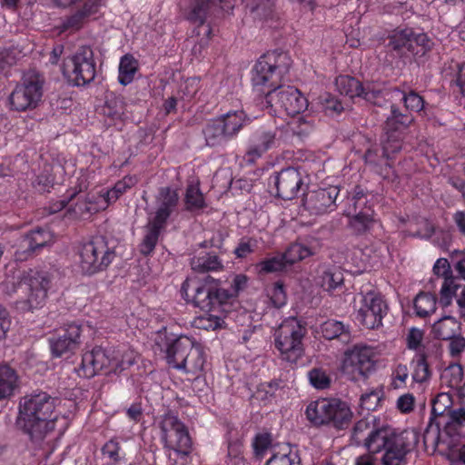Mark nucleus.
Returning <instances> with one entry per match:
<instances>
[{"mask_svg": "<svg viewBox=\"0 0 465 465\" xmlns=\"http://www.w3.org/2000/svg\"><path fill=\"white\" fill-rule=\"evenodd\" d=\"M56 399L45 391H33L20 400L19 422L32 440H41L54 429Z\"/></svg>", "mask_w": 465, "mask_h": 465, "instance_id": "1", "label": "nucleus"}, {"mask_svg": "<svg viewBox=\"0 0 465 465\" xmlns=\"http://www.w3.org/2000/svg\"><path fill=\"white\" fill-rule=\"evenodd\" d=\"M50 284L51 277L48 272L28 270L17 277V283L5 280L1 288L8 295L18 292L24 293L25 297L16 302L17 309L30 312L45 304Z\"/></svg>", "mask_w": 465, "mask_h": 465, "instance_id": "2", "label": "nucleus"}, {"mask_svg": "<svg viewBox=\"0 0 465 465\" xmlns=\"http://www.w3.org/2000/svg\"><path fill=\"white\" fill-rule=\"evenodd\" d=\"M181 292L187 302L206 312L224 311L223 307L228 302L225 289L210 276L203 281H185Z\"/></svg>", "mask_w": 465, "mask_h": 465, "instance_id": "3", "label": "nucleus"}, {"mask_svg": "<svg viewBox=\"0 0 465 465\" xmlns=\"http://www.w3.org/2000/svg\"><path fill=\"white\" fill-rule=\"evenodd\" d=\"M306 417L314 426H330L343 430L350 424L352 411L339 399H319L306 408Z\"/></svg>", "mask_w": 465, "mask_h": 465, "instance_id": "4", "label": "nucleus"}, {"mask_svg": "<svg viewBox=\"0 0 465 465\" xmlns=\"http://www.w3.org/2000/svg\"><path fill=\"white\" fill-rule=\"evenodd\" d=\"M292 64L291 57L284 52H268L259 58L252 72L253 86H268L273 89L280 85L282 77L288 74Z\"/></svg>", "mask_w": 465, "mask_h": 465, "instance_id": "5", "label": "nucleus"}, {"mask_svg": "<svg viewBox=\"0 0 465 465\" xmlns=\"http://www.w3.org/2000/svg\"><path fill=\"white\" fill-rule=\"evenodd\" d=\"M306 333L305 325L295 317L285 319L279 325L274 331V343L283 360L296 362L302 356V340Z\"/></svg>", "mask_w": 465, "mask_h": 465, "instance_id": "6", "label": "nucleus"}, {"mask_svg": "<svg viewBox=\"0 0 465 465\" xmlns=\"http://www.w3.org/2000/svg\"><path fill=\"white\" fill-rule=\"evenodd\" d=\"M79 266L83 273L93 275L104 271L115 257L104 236L93 237L79 251Z\"/></svg>", "mask_w": 465, "mask_h": 465, "instance_id": "7", "label": "nucleus"}, {"mask_svg": "<svg viewBox=\"0 0 465 465\" xmlns=\"http://www.w3.org/2000/svg\"><path fill=\"white\" fill-rule=\"evenodd\" d=\"M63 72L74 85L84 86L90 84L96 74V63L92 48L89 46L78 48L65 60Z\"/></svg>", "mask_w": 465, "mask_h": 465, "instance_id": "8", "label": "nucleus"}, {"mask_svg": "<svg viewBox=\"0 0 465 465\" xmlns=\"http://www.w3.org/2000/svg\"><path fill=\"white\" fill-rule=\"evenodd\" d=\"M43 84L44 78L38 73H26L9 96L11 109L17 112L35 109L43 96Z\"/></svg>", "mask_w": 465, "mask_h": 465, "instance_id": "9", "label": "nucleus"}, {"mask_svg": "<svg viewBox=\"0 0 465 465\" xmlns=\"http://www.w3.org/2000/svg\"><path fill=\"white\" fill-rule=\"evenodd\" d=\"M376 445L378 449L375 453L383 452L381 458L383 465H403L406 462V455L411 450L408 433L396 432L388 426L384 428L381 440Z\"/></svg>", "mask_w": 465, "mask_h": 465, "instance_id": "10", "label": "nucleus"}, {"mask_svg": "<svg viewBox=\"0 0 465 465\" xmlns=\"http://www.w3.org/2000/svg\"><path fill=\"white\" fill-rule=\"evenodd\" d=\"M267 107L277 114L281 110L289 115H296L304 112L308 107V101L294 86L279 85L265 94Z\"/></svg>", "mask_w": 465, "mask_h": 465, "instance_id": "11", "label": "nucleus"}, {"mask_svg": "<svg viewBox=\"0 0 465 465\" xmlns=\"http://www.w3.org/2000/svg\"><path fill=\"white\" fill-rule=\"evenodd\" d=\"M162 439L165 446L176 452L188 455L192 450V440L184 424L177 416L168 412L162 416L160 421Z\"/></svg>", "mask_w": 465, "mask_h": 465, "instance_id": "12", "label": "nucleus"}, {"mask_svg": "<svg viewBox=\"0 0 465 465\" xmlns=\"http://www.w3.org/2000/svg\"><path fill=\"white\" fill-rule=\"evenodd\" d=\"M374 367V351L371 347L357 344L344 354L343 371L351 374L353 380L366 378Z\"/></svg>", "mask_w": 465, "mask_h": 465, "instance_id": "13", "label": "nucleus"}, {"mask_svg": "<svg viewBox=\"0 0 465 465\" xmlns=\"http://www.w3.org/2000/svg\"><path fill=\"white\" fill-rule=\"evenodd\" d=\"M52 243L53 233L47 229L37 228L18 239L14 255L16 261L25 262L36 256Z\"/></svg>", "mask_w": 465, "mask_h": 465, "instance_id": "14", "label": "nucleus"}, {"mask_svg": "<svg viewBox=\"0 0 465 465\" xmlns=\"http://www.w3.org/2000/svg\"><path fill=\"white\" fill-rule=\"evenodd\" d=\"M388 306L381 295L375 292H368L362 295L361 306L357 312V320L367 329H376L381 325Z\"/></svg>", "mask_w": 465, "mask_h": 465, "instance_id": "15", "label": "nucleus"}, {"mask_svg": "<svg viewBox=\"0 0 465 465\" xmlns=\"http://www.w3.org/2000/svg\"><path fill=\"white\" fill-rule=\"evenodd\" d=\"M114 349L100 346L93 348L83 354L80 371L86 378H93L100 372H114Z\"/></svg>", "mask_w": 465, "mask_h": 465, "instance_id": "16", "label": "nucleus"}, {"mask_svg": "<svg viewBox=\"0 0 465 465\" xmlns=\"http://www.w3.org/2000/svg\"><path fill=\"white\" fill-rule=\"evenodd\" d=\"M386 426H380L375 416L368 415L358 420L351 429V439L357 445H362L368 452L375 453L378 449L376 443L381 440Z\"/></svg>", "mask_w": 465, "mask_h": 465, "instance_id": "17", "label": "nucleus"}, {"mask_svg": "<svg viewBox=\"0 0 465 465\" xmlns=\"http://www.w3.org/2000/svg\"><path fill=\"white\" fill-rule=\"evenodd\" d=\"M339 193L337 186L309 191L303 196L302 205L311 214L322 215L335 210Z\"/></svg>", "mask_w": 465, "mask_h": 465, "instance_id": "18", "label": "nucleus"}, {"mask_svg": "<svg viewBox=\"0 0 465 465\" xmlns=\"http://www.w3.org/2000/svg\"><path fill=\"white\" fill-rule=\"evenodd\" d=\"M278 128H260L251 141L244 159L246 163L252 164L261 158L266 152L276 148L280 140L277 137Z\"/></svg>", "mask_w": 465, "mask_h": 465, "instance_id": "19", "label": "nucleus"}, {"mask_svg": "<svg viewBox=\"0 0 465 465\" xmlns=\"http://www.w3.org/2000/svg\"><path fill=\"white\" fill-rule=\"evenodd\" d=\"M81 326L72 323L57 335L49 338V345L54 357L68 356L74 353L81 343Z\"/></svg>", "mask_w": 465, "mask_h": 465, "instance_id": "20", "label": "nucleus"}, {"mask_svg": "<svg viewBox=\"0 0 465 465\" xmlns=\"http://www.w3.org/2000/svg\"><path fill=\"white\" fill-rule=\"evenodd\" d=\"M277 196L283 200L293 199L300 192L303 182L301 173L293 167L282 169L273 177Z\"/></svg>", "mask_w": 465, "mask_h": 465, "instance_id": "21", "label": "nucleus"}, {"mask_svg": "<svg viewBox=\"0 0 465 465\" xmlns=\"http://www.w3.org/2000/svg\"><path fill=\"white\" fill-rule=\"evenodd\" d=\"M194 343L195 341L187 336L168 340L164 349L167 363L177 370L182 361H185V356L189 351H192Z\"/></svg>", "mask_w": 465, "mask_h": 465, "instance_id": "22", "label": "nucleus"}, {"mask_svg": "<svg viewBox=\"0 0 465 465\" xmlns=\"http://www.w3.org/2000/svg\"><path fill=\"white\" fill-rule=\"evenodd\" d=\"M179 201L178 193L170 187L160 189L157 196V211L153 222L164 226L168 218L175 211Z\"/></svg>", "mask_w": 465, "mask_h": 465, "instance_id": "23", "label": "nucleus"}, {"mask_svg": "<svg viewBox=\"0 0 465 465\" xmlns=\"http://www.w3.org/2000/svg\"><path fill=\"white\" fill-rule=\"evenodd\" d=\"M456 299L460 315L465 314V285L460 284L454 278H446L440 291V303L448 307Z\"/></svg>", "mask_w": 465, "mask_h": 465, "instance_id": "24", "label": "nucleus"}, {"mask_svg": "<svg viewBox=\"0 0 465 465\" xmlns=\"http://www.w3.org/2000/svg\"><path fill=\"white\" fill-rule=\"evenodd\" d=\"M335 84L341 94L351 98L362 97L366 101L371 102L380 94V92L371 91L369 87L363 86L360 81L349 75L337 77Z\"/></svg>", "mask_w": 465, "mask_h": 465, "instance_id": "25", "label": "nucleus"}, {"mask_svg": "<svg viewBox=\"0 0 465 465\" xmlns=\"http://www.w3.org/2000/svg\"><path fill=\"white\" fill-rule=\"evenodd\" d=\"M221 121L227 140H232L240 133L244 125L250 123V118L244 111H230L218 118Z\"/></svg>", "mask_w": 465, "mask_h": 465, "instance_id": "26", "label": "nucleus"}, {"mask_svg": "<svg viewBox=\"0 0 465 465\" xmlns=\"http://www.w3.org/2000/svg\"><path fill=\"white\" fill-rule=\"evenodd\" d=\"M321 332L326 340H338L343 344L351 341L349 325L336 320H328L321 325Z\"/></svg>", "mask_w": 465, "mask_h": 465, "instance_id": "27", "label": "nucleus"}, {"mask_svg": "<svg viewBox=\"0 0 465 465\" xmlns=\"http://www.w3.org/2000/svg\"><path fill=\"white\" fill-rule=\"evenodd\" d=\"M185 357V361H183L177 370L188 374L198 375L203 370L205 363V354L202 345L195 342L192 351H189Z\"/></svg>", "mask_w": 465, "mask_h": 465, "instance_id": "28", "label": "nucleus"}, {"mask_svg": "<svg viewBox=\"0 0 465 465\" xmlns=\"http://www.w3.org/2000/svg\"><path fill=\"white\" fill-rule=\"evenodd\" d=\"M460 323L454 317L444 316L432 325L434 337L449 341L460 333Z\"/></svg>", "mask_w": 465, "mask_h": 465, "instance_id": "29", "label": "nucleus"}, {"mask_svg": "<svg viewBox=\"0 0 465 465\" xmlns=\"http://www.w3.org/2000/svg\"><path fill=\"white\" fill-rule=\"evenodd\" d=\"M373 214L372 209H366L364 212L347 215L350 218L348 226L352 233L363 235L369 232L375 223Z\"/></svg>", "mask_w": 465, "mask_h": 465, "instance_id": "30", "label": "nucleus"}, {"mask_svg": "<svg viewBox=\"0 0 465 465\" xmlns=\"http://www.w3.org/2000/svg\"><path fill=\"white\" fill-rule=\"evenodd\" d=\"M210 0H187L184 7H182L185 18L196 25H203L209 9Z\"/></svg>", "mask_w": 465, "mask_h": 465, "instance_id": "31", "label": "nucleus"}, {"mask_svg": "<svg viewBox=\"0 0 465 465\" xmlns=\"http://www.w3.org/2000/svg\"><path fill=\"white\" fill-rule=\"evenodd\" d=\"M433 42L424 33L415 34L411 29V36L408 44L407 55L412 56L414 59L423 57L431 50Z\"/></svg>", "mask_w": 465, "mask_h": 465, "instance_id": "32", "label": "nucleus"}, {"mask_svg": "<svg viewBox=\"0 0 465 465\" xmlns=\"http://www.w3.org/2000/svg\"><path fill=\"white\" fill-rule=\"evenodd\" d=\"M18 377L8 365H0V400L9 398L17 387Z\"/></svg>", "mask_w": 465, "mask_h": 465, "instance_id": "33", "label": "nucleus"}, {"mask_svg": "<svg viewBox=\"0 0 465 465\" xmlns=\"http://www.w3.org/2000/svg\"><path fill=\"white\" fill-rule=\"evenodd\" d=\"M18 377L8 365H0V400L9 398L17 387Z\"/></svg>", "mask_w": 465, "mask_h": 465, "instance_id": "34", "label": "nucleus"}, {"mask_svg": "<svg viewBox=\"0 0 465 465\" xmlns=\"http://www.w3.org/2000/svg\"><path fill=\"white\" fill-rule=\"evenodd\" d=\"M411 122V118L402 114L395 105L391 107V114L387 117L384 130L386 134H400Z\"/></svg>", "mask_w": 465, "mask_h": 465, "instance_id": "35", "label": "nucleus"}, {"mask_svg": "<svg viewBox=\"0 0 465 465\" xmlns=\"http://www.w3.org/2000/svg\"><path fill=\"white\" fill-rule=\"evenodd\" d=\"M450 397L446 393H440L433 400L430 420L434 421L438 428L443 424L448 411H450Z\"/></svg>", "mask_w": 465, "mask_h": 465, "instance_id": "36", "label": "nucleus"}, {"mask_svg": "<svg viewBox=\"0 0 465 465\" xmlns=\"http://www.w3.org/2000/svg\"><path fill=\"white\" fill-rule=\"evenodd\" d=\"M203 134L208 146H217L228 141L218 118L209 122L203 129Z\"/></svg>", "mask_w": 465, "mask_h": 465, "instance_id": "37", "label": "nucleus"}, {"mask_svg": "<svg viewBox=\"0 0 465 465\" xmlns=\"http://www.w3.org/2000/svg\"><path fill=\"white\" fill-rule=\"evenodd\" d=\"M437 299L430 292H420L414 299V309L419 317H426L436 311Z\"/></svg>", "mask_w": 465, "mask_h": 465, "instance_id": "38", "label": "nucleus"}, {"mask_svg": "<svg viewBox=\"0 0 465 465\" xmlns=\"http://www.w3.org/2000/svg\"><path fill=\"white\" fill-rule=\"evenodd\" d=\"M191 265L193 270L200 272L216 271L223 268V263L219 260V257L211 253L193 257L191 261Z\"/></svg>", "mask_w": 465, "mask_h": 465, "instance_id": "39", "label": "nucleus"}, {"mask_svg": "<svg viewBox=\"0 0 465 465\" xmlns=\"http://www.w3.org/2000/svg\"><path fill=\"white\" fill-rule=\"evenodd\" d=\"M163 227V225L156 224V223L153 221L149 223L147 233L139 246L142 254L149 255L154 250L160 232Z\"/></svg>", "mask_w": 465, "mask_h": 465, "instance_id": "40", "label": "nucleus"}, {"mask_svg": "<svg viewBox=\"0 0 465 465\" xmlns=\"http://www.w3.org/2000/svg\"><path fill=\"white\" fill-rule=\"evenodd\" d=\"M136 70V60L130 54L124 55L119 64V83L123 85L130 84L134 80Z\"/></svg>", "mask_w": 465, "mask_h": 465, "instance_id": "41", "label": "nucleus"}, {"mask_svg": "<svg viewBox=\"0 0 465 465\" xmlns=\"http://www.w3.org/2000/svg\"><path fill=\"white\" fill-rule=\"evenodd\" d=\"M411 36V28L396 31L389 36L388 46L401 55H407V48Z\"/></svg>", "mask_w": 465, "mask_h": 465, "instance_id": "42", "label": "nucleus"}, {"mask_svg": "<svg viewBox=\"0 0 465 465\" xmlns=\"http://www.w3.org/2000/svg\"><path fill=\"white\" fill-rule=\"evenodd\" d=\"M366 209H371V206L368 205L367 195L361 188L356 187L353 194L348 198L346 215L361 213Z\"/></svg>", "mask_w": 465, "mask_h": 465, "instance_id": "43", "label": "nucleus"}, {"mask_svg": "<svg viewBox=\"0 0 465 465\" xmlns=\"http://www.w3.org/2000/svg\"><path fill=\"white\" fill-rule=\"evenodd\" d=\"M136 355L134 351L114 349V373H119L135 362Z\"/></svg>", "mask_w": 465, "mask_h": 465, "instance_id": "44", "label": "nucleus"}, {"mask_svg": "<svg viewBox=\"0 0 465 465\" xmlns=\"http://www.w3.org/2000/svg\"><path fill=\"white\" fill-rule=\"evenodd\" d=\"M102 110L104 115L112 120L121 119L124 114V103L123 98L117 96L107 98Z\"/></svg>", "mask_w": 465, "mask_h": 465, "instance_id": "45", "label": "nucleus"}, {"mask_svg": "<svg viewBox=\"0 0 465 465\" xmlns=\"http://www.w3.org/2000/svg\"><path fill=\"white\" fill-rule=\"evenodd\" d=\"M320 284L324 291L331 292L343 284V275L338 269L325 271L321 276Z\"/></svg>", "mask_w": 465, "mask_h": 465, "instance_id": "46", "label": "nucleus"}, {"mask_svg": "<svg viewBox=\"0 0 465 465\" xmlns=\"http://www.w3.org/2000/svg\"><path fill=\"white\" fill-rule=\"evenodd\" d=\"M312 251L302 243H292L282 254L288 265H292L312 255Z\"/></svg>", "mask_w": 465, "mask_h": 465, "instance_id": "47", "label": "nucleus"}, {"mask_svg": "<svg viewBox=\"0 0 465 465\" xmlns=\"http://www.w3.org/2000/svg\"><path fill=\"white\" fill-rule=\"evenodd\" d=\"M465 425V409L459 408L457 410L448 411L447 417L441 426L450 433L452 430H457Z\"/></svg>", "mask_w": 465, "mask_h": 465, "instance_id": "48", "label": "nucleus"}, {"mask_svg": "<svg viewBox=\"0 0 465 465\" xmlns=\"http://www.w3.org/2000/svg\"><path fill=\"white\" fill-rule=\"evenodd\" d=\"M308 378L311 385L317 390H325L331 386V380L322 368H312L310 370Z\"/></svg>", "mask_w": 465, "mask_h": 465, "instance_id": "49", "label": "nucleus"}, {"mask_svg": "<svg viewBox=\"0 0 465 465\" xmlns=\"http://www.w3.org/2000/svg\"><path fill=\"white\" fill-rule=\"evenodd\" d=\"M291 129L299 137H306L315 129V122L304 116H299L291 123Z\"/></svg>", "mask_w": 465, "mask_h": 465, "instance_id": "50", "label": "nucleus"}, {"mask_svg": "<svg viewBox=\"0 0 465 465\" xmlns=\"http://www.w3.org/2000/svg\"><path fill=\"white\" fill-rule=\"evenodd\" d=\"M383 398V391L381 388L374 389L361 396L360 407L368 411H374Z\"/></svg>", "mask_w": 465, "mask_h": 465, "instance_id": "51", "label": "nucleus"}, {"mask_svg": "<svg viewBox=\"0 0 465 465\" xmlns=\"http://www.w3.org/2000/svg\"><path fill=\"white\" fill-rule=\"evenodd\" d=\"M186 209L189 211L199 210L204 207L203 195L196 186L190 185L185 194Z\"/></svg>", "mask_w": 465, "mask_h": 465, "instance_id": "52", "label": "nucleus"}, {"mask_svg": "<svg viewBox=\"0 0 465 465\" xmlns=\"http://www.w3.org/2000/svg\"><path fill=\"white\" fill-rule=\"evenodd\" d=\"M387 139L383 142L382 157L390 158L391 154L401 150V138L400 134H386Z\"/></svg>", "mask_w": 465, "mask_h": 465, "instance_id": "53", "label": "nucleus"}, {"mask_svg": "<svg viewBox=\"0 0 465 465\" xmlns=\"http://www.w3.org/2000/svg\"><path fill=\"white\" fill-rule=\"evenodd\" d=\"M430 377V371L429 368V364L426 361V357L424 354L420 355L415 361V368L412 373V379L416 382H424L429 380Z\"/></svg>", "mask_w": 465, "mask_h": 465, "instance_id": "54", "label": "nucleus"}, {"mask_svg": "<svg viewBox=\"0 0 465 465\" xmlns=\"http://www.w3.org/2000/svg\"><path fill=\"white\" fill-rule=\"evenodd\" d=\"M287 262L283 258V255L274 256L272 258L267 259L260 262V271L269 273V272H276L284 270L287 266Z\"/></svg>", "mask_w": 465, "mask_h": 465, "instance_id": "55", "label": "nucleus"}, {"mask_svg": "<svg viewBox=\"0 0 465 465\" xmlns=\"http://www.w3.org/2000/svg\"><path fill=\"white\" fill-rule=\"evenodd\" d=\"M397 93L402 94V101L408 110L420 112L424 106L423 98L419 95L416 92L411 91L408 94L401 93L400 90H396Z\"/></svg>", "mask_w": 465, "mask_h": 465, "instance_id": "56", "label": "nucleus"}, {"mask_svg": "<svg viewBox=\"0 0 465 465\" xmlns=\"http://www.w3.org/2000/svg\"><path fill=\"white\" fill-rule=\"evenodd\" d=\"M221 316L207 312L206 315L195 319L194 323L200 329L215 330L221 326Z\"/></svg>", "mask_w": 465, "mask_h": 465, "instance_id": "57", "label": "nucleus"}, {"mask_svg": "<svg viewBox=\"0 0 465 465\" xmlns=\"http://www.w3.org/2000/svg\"><path fill=\"white\" fill-rule=\"evenodd\" d=\"M266 465H301L300 459L295 453L274 454L270 458Z\"/></svg>", "mask_w": 465, "mask_h": 465, "instance_id": "58", "label": "nucleus"}, {"mask_svg": "<svg viewBox=\"0 0 465 465\" xmlns=\"http://www.w3.org/2000/svg\"><path fill=\"white\" fill-rule=\"evenodd\" d=\"M271 302L275 308H281L286 303V293L283 284L280 282L274 283L271 292Z\"/></svg>", "mask_w": 465, "mask_h": 465, "instance_id": "59", "label": "nucleus"}, {"mask_svg": "<svg viewBox=\"0 0 465 465\" xmlns=\"http://www.w3.org/2000/svg\"><path fill=\"white\" fill-rule=\"evenodd\" d=\"M257 247V241L252 238L242 239L238 246L234 250L237 258H244L248 254L254 252Z\"/></svg>", "mask_w": 465, "mask_h": 465, "instance_id": "60", "label": "nucleus"}, {"mask_svg": "<svg viewBox=\"0 0 465 465\" xmlns=\"http://www.w3.org/2000/svg\"><path fill=\"white\" fill-rule=\"evenodd\" d=\"M248 278L244 274H237L234 276L232 283L231 289L226 290L225 292L229 294L228 302L234 298L240 291H242L247 286Z\"/></svg>", "mask_w": 465, "mask_h": 465, "instance_id": "61", "label": "nucleus"}, {"mask_svg": "<svg viewBox=\"0 0 465 465\" xmlns=\"http://www.w3.org/2000/svg\"><path fill=\"white\" fill-rule=\"evenodd\" d=\"M449 341V351L450 356L452 358H459L465 351V338L460 333Z\"/></svg>", "mask_w": 465, "mask_h": 465, "instance_id": "62", "label": "nucleus"}, {"mask_svg": "<svg viewBox=\"0 0 465 465\" xmlns=\"http://www.w3.org/2000/svg\"><path fill=\"white\" fill-rule=\"evenodd\" d=\"M119 450V443L114 440H110L102 448L103 454L107 456L114 463H117L120 460Z\"/></svg>", "mask_w": 465, "mask_h": 465, "instance_id": "63", "label": "nucleus"}, {"mask_svg": "<svg viewBox=\"0 0 465 465\" xmlns=\"http://www.w3.org/2000/svg\"><path fill=\"white\" fill-rule=\"evenodd\" d=\"M245 3L247 8L250 9L252 13H257L258 15L266 16V14L260 13V10L266 11L269 10L272 6L271 0H242Z\"/></svg>", "mask_w": 465, "mask_h": 465, "instance_id": "64", "label": "nucleus"}]
</instances>
